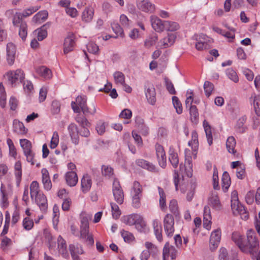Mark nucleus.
<instances>
[{
  "label": "nucleus",
  "mask_w": 260,
  "mask_h": 260,
  "mask_svg": "<svg viewBox=\"0 0 260 260\" xmlns=\"http://www.w3.org/2000/svg\"><path fill=\"white\" fill-rule=\"evenodd\" d=\"M232 239L240 250L245 254L254 255L259 249V241L255 232L252 229L247 231L245 239L238 233H233Z\"/></svg>",
  "instance_id": "nucleus-1"
},
{
  "label": "nucleus",
  "mask_w": 260,
  "mask_h": 260,
  "mask_svg": "<svg viewBox=\"0 0 260 260\" xmlns=\"http://www.w3.org/2000/svg\"><path fill=\"white\" fill-rule=\"evenodd\" d=\"M8 83L12 86H15L17 83L21 82L24 79L23 72L20 69L15 71H10L6 74Z\"/></svg>",
  "instance_id": "nucleus-2"
},
{
  "label": "nucleus",
  "mask_w": 260,
  "mask_h": 260,
  "mask_svg": "<svg viewBox=\"0 0 260 260\" xmlns=\"http://www.w3.org/2000/svg\"><path fill=\"white\" fill-rule=\"evenodd\" d=\"M185 164L183 165L182 164L180 165V173L185 174L187 177H191L192 173V158L189 155L190 151L188 149L185 150Z\"/></svg>",
  "instance_id": "nucleus-3"
},
{
  "label": "nucleus",
  "mask_w": 260,
  "mask_h": 260,
  "mask_svg": "<svg viewBox=\"0 0 260 260\" xmlns=\"http://www.w3.org/2000/svg\"><path fill=\"white\" fill-rule=\"evenodd\" d=\"M192 39L196 41L195 47L198 51H203L209 48L210 39L206 35L196 34Z\"/></svg>",
  "instance_id": "nucleus-4"
},
{
  "label": "nucleus",
  "mask_w": 260,
  "mask_h": 260,
  "mask_svg": "<svg viewBox=\"0 0 260 260\" xmlns=\"http://www.w3.org/2000/svg\"><path fill=\"white\" fill-rule=\"evenodd\" d=\"M165 232L168 237L172 236L174 231V219L171 214H167L164 218Z\"/></svg>",
  "instance_id": "nucleus-5"
},
{
  "label": "nucleus",
  "mask_w": 260,
  "mask_h": 260,
  "mask_svg": "<svg viewBox=\"0 0 260 260\" xmlns=\"http://www.w3.org/2000/svg\"><path fill=\"white\" fill-rule=\"evenodd\" d=\"M231 208L233 213L235 215H240L241 218L243 220H247L249 217L248 212L246 211L245 207L241 205L239 201L237 203H231Z\"/></svg>",
  "instance_id": "nucleus-6"
},
{
  "label": "nucleus",
  "mask_w": 260,
  "mask_h": 260,
  "mask_svg": "<svg viewBox=\"0 0 260 260\" xmlns=\"http://www.w3.org/2000/svg\"><path fill=\"white\" fill-rule=\"evenodd\" d=\"M138 8L146 13H152L155 11V6L149 0H137Z\"/></svg>",
  "instance_id": "nucleus-7"
},
{
  "label": "nucleus",
  "mask_w": 260,
  "mask_h": 260,
  "mask_svg": "<svg viewBox=\"0 0 260 260\" xmlns=\"http://www.w3.org/2000/svg\"><path fill=\"white\" fill-rule=\"evenodd\" d=\"M221 232L220 229H216L212 232L209 241L210 249L211 250H215L218 246L221 239Z\"/></svg>",
  "instance_id": "nucleus-8"
},
{
  "label": "nucleus",
  "mask_w": 260,
  "mask_h": 260,
  "mask_svg": "<svg viewBox=\"0 0 260 260\" xmlns=\"http://www.w3.org/2000/svg\"><path fill=\"white\" fill-rule=\"evenodd\" d=\"M87 97L86 95H82L78 96L76 101L71 102V107L75 113H79L80 109L82 110L86 105Z\"/></svg>",
  "instance_id": "nucleus-9"
},
{
  "label": "nucleus",
  "mask_w": 260,
  "mask_h": 260,
  "mask_svg": "<svg viewBox=\"0 0 260 260\" xmlns=\"http://www.w3.org/2000/svg\"><path fill=\"white\" fill-rule=\"evenodd\" d=\"M155 149L157 160L159 166L162 168L166 166V156L164 147L158 143L155 145Z\"/></svg>",
  "instance_id": "nucleus-10"
},
{
  "label": "nucleus",
  "mask_w": 260,
  "mask_h": 260,
  "mask_svg": "<svg viewBox=\"0 0 260 260\" xmlns=\"http://www.w3.org/2000/svg\"><path fill=\"white\" fill-rule=\"evenodd\" d=\"M178 253L177 250L169 243H166L163 248V258L164 260L167 259L170 256L172 259H175L177 256Z\"/></svg>",
  "instance_id": "nucleus-11"
},
{
  "label": "nucleus",
  "mask_w": 260,
  "mask_h": 260,
  "mask_svg": "<svg viewBox=\"0 0 260 260\" xmlns=\"http://www.w3.org/2000/svg\"><path fill=\"white\" fill-rule=\"evenodd\" d=\"M16 48L12 43H9L7 46V60L10 66L14 64L15 59Z\"/></svg>",
  "instance_id": "nucleus-12"
},
{
  "label": "nucleus",
  "mask_w": 260,
  "mask_h": 260,
  "mask_svg": "<svg viewBox=\"0 0 260 260\" xmlns=\"http://www.w3.org/2000/svg\"><path fill=\"white\" fill-rule=\"evenodd\" d=\"M150 21L152 28L157 32H161L165 30V21L156 16L150 17Z\"/></svg>",
  "instance_id": "nucleus-13"
},
{
  "label": "nucleus",
  "mask_w": 260,
  "mask_h": 260,
  "mask_svg": "<svg viewBox=\"0 0 260 260\" xmlns=\"http://www.w3.org/2000/svg\"><path fill=\"white\" fill-rule=\"evenodd\" d=\"M174 34H168L167 36L160 40L158 43V46L160 48H167L172 46L176 40Z\"/></svg>",
  "instance_id": "nucleus-14"
},
{
  "label": "nucleus",
  "mask_w": 260,
  "mask_h": 260,
  "mask_svg": "<svg viewBox=\"0 0 260 260\" xmlns=\"http://www.w3.org/2000/svg\"><path fill=\"white\" fill-rule=\"evenodd\" d=\"M75 45V37L73 35L68 36L65 39L63 44V52L68 54L74 50Z\"/></svg>",
  "instance_id": "nucleus-15"
},
{
  "label": "nucleus",
  "mask_w": 260,
  "mask_h": 260,
  "mask_svg": "<svg viewBox=\"0 0 260 260\" xmlns=\"http://www.w3.org/2000/svg\"><path fill=\"white\" fill-rule=\"evenodd\" d=\"M68 129L72 142L75 145L78 144L79 142L78 136L79 132L76 124L75 123H71L68 126Z\"/></svg>",
  "instance_id": "nucleus-16"
},
{
  "label": "nucleus",
  "mask_w": 260,
  "mask_h": 260,
  "mask_svg": "<svg viewBox=\"0 0 260 260\" xmlns=\"http://www.w3.org/2000/svg\"><path fill=\"white\" fill-rule=\"evenodd\" d=\"M35 202L42 211H46L48 208L47 200L46 196L41 193L34 197Z\"/></svg>",
  "instance_id": "nucleus-17"
},
{
  "label": "nucleus",
  "mask_w": 260,
  "mask_h": 260,
  "mask_svg": "<svg viewBox=\"0 0 260 260\" xmlns=\"http://www.w3.org/2000/svg\"><path fill=\"white\" fill-rule=\"evenodd\" d=\"M81 189L83 193L88 192L92 185L91 177L87 174H84L81 181Z\"/></svg>",
  "instance_id": "nucleus-18"
},
{
  "label": "nucleus",
  "mask_w": 260,
  "mask_h": 260,
  "mask_svg": "<svg viewBox=\"0 0 260 260\" xmlns=\"http://www.w3.org/2000/svg\"><path fill=\"white\" fill-rule=\"evenodd\" d=\"M13 132L19 135L23 136L27 133V129L23 123L18 119H14L13 122Z\"/></svg>",
  "instance_id": "nucleus-19"
},
{
  "label": "nucleus",
  "mask_w": 260,
  "mask_h": 260,
  "mask_svg": "<svg viewBox=\"0 0 260 260\" xmlns=\"http://www.w3.org/2000/svg\"><path fill=\"white\" fill-rule=\"evenodd\" d=\"M145 95L148 102L154 105L156 102L155 89L153 85H149L145 88Z\"/></svg>",
  "instance_id": "nucleus-20"
},
{
  "label": "nucleus",
  "mask_w": 260,
  "mask_h": 260,
  "mask_svg": "<svg viewBox=\"0 0 260 260\" xmlns=\"http://www.w3.org/2000/svg\"><path fill=\"white\" fill-rule=\"evenodd\" d=\"M136 164L138 166L149 171L152 172H155L157 171V169L154 165L144 159H137L136 160Z\"/></svg>",
  "instance_id": "nucleus-21"
},
{
  "label": "nucleus",
  "mask_w": 260,
  "mask_h": 260,
  "mask_svg": "<svg viewBox=\"0 0 260 260\" xmlns=\"http://www.w3.org/2000/svg\"><path fill=\"white\" fill-rule=\"evenodd\" d=\"M42 180L44 188L46 190H50L52 188V183L50 179L49 172L46 169L41 170Z\"/></svg>",
  "instance_id": "nucleus-22"
},
{
  "label": "nucleus",
  "mask_w": 260,
  "mask_h": 260,
  "mask_svg": "<svg viewBox=\"0 0 260 260\" xmlns=\"http://www.w3.org/2000/svg\"><path fill=\"white\" fill-rule=\"evenodd\" d=\"M249 100L250 103L253 105L255 114L257 116H260V95L253 93Z\"/></svg>",
  "instance_id": "nucleus-23"
},
{
  "label": "nucleus",
  "mask_w": 260,
  "mask_h": 260,
  "mask_svg": "<svg viewBox=\"0 0 260 260\" xmlns=\"http://www.w3.org/2000/svg\"><path fill=\"white\" fill-rule=\"evenodd\" d=\"M65 178L67 184L70 186H75L78 181V176L75 171H69L66 174Z\"/></svg>",
  "instance_id": "nucleus-24"
},
{
  "label": "nucleus",
  "mask_w": 260,
  "mask_h": 260,
  "mask_svg": "<svg viewBox=\"0 0 260 260\" xmlns=\"http://www.w3.org/2000/svg\"><path fill=\"white\" fill-rule=\"evenodd\" d=\"M36 73L45 80L50 79L52 77L51 71L45 66L37 68Z\"/></svg>",
  "instance_id": "nucleus-25"
},
{
  "label": "nucleus",
  "mask_w": 260,
  "mask_h": 260,
  "mask_svg": "<svg viewBox=\"0 0 260 260\" xmlns=\"http://www.w3.org/2000/svg\"><path fill=\"white\" fill-rule=\"evenodd\" d=\"M188 145L191 147V149L194 154L195 158L197 155V151L199 147L198 142V135L196 131H193L191 133V140L189 141Z\"/></svg>",
  "instance_id": "nucleus-26"
},
{
  "label": "nucleus",
  "mask_w": 260,
  "mask_h": 260,
  "mask_svg": "<svg viewBox=\"0 0 260 260\" xmlns=\"http://www.w3.org/2000/svg\"><path fill=\"white\" fill-rule=\"evenodd\" d=\"M141 215L138 214H132L124 216L121 220L123 223L129 226L134 225Z\"/></svg>",
  "instance_id": "nucleus-27"
},
{
  "label": "nucleus",
  "mask_w": 260,
  "mask_h": 260,
  "mask_svg": "<svg viewBox=\"0 0 260 260\" xmlns=\"http://www.w3.org/2000/svg\"><path fill=\"white\" fill-rule=\"evenodd\" d=\"M209 204L214 209L219 210L221 208V204L219 197L217 194L213 193L209 198Z\"/></svg>",
  "instance_id": "nucleus-28"
},
{
  "label": "nucleus",
  "mask_w": 260,
  "mask_h": 260,
  "mask_svg": "<svg viewBox=\"0 0 260 260\" xmlns=\"http://www.w3.org/2000/svg\"><path fill=\"white\" fill-rule=\"evenodd\" d=\"M58 242V248L60 254H61L63 257L67 258L69 256V254L67 250V244L66 241L59 236L57 238Z\"/></svg>",
  "instance_id": "nucleus-29"
},
{
  "label": "nucleus",
  "mask_w": 260,
  "mask_h": 260,
  "mask_svg": "<svg viewBox=\"0 0 260 260\" xmlns=\"http://www.w3.org/2000/svg\"><path fill=\"white\" fill-rule=\"evenodd\" d=\"M94 10L91 7H86L82 14V20L85 22H90L93 19Z\"/></svg>",
  "instance_id": "nucleus-30"
},
{
  "label": "nucleus",
  "mask_w": 260,
  "mask_h": 260,
  "mask_svg": "<svg viewBox=\"0 0 260 260\" xmlns=\"http://www.w3.org/2000/svg\"><path fill=\"white\" fill-rule=\"evenodd\" d=\"M152 225L156 238L158 241L161 242L162 240V236L161 224L157 219H155L153 220Z\"/></svg>",
  "instance_id": "nucleus-31"
},
{
  "label": "nucleus",
  "mask_w": 260,
  "mask_h": 260,
  "mask_svg": "<svg viewBox=\"0 0 260 260\" xmlns=\"http://www.w3.org/2000/svg\"><path fill=\"white\" fill-rule=\"evenodd\" d=\"M158 191L159 196V205L160 208L162 211H165L167 209L166 193L164 189L159 186L158 187Z\"/></svg>",
  "instance_id": "nucleus-32"
},
{
  "label": "nucleus",
  "mask_w": 260,
  "mask_h": 260,
  "mask_svg": "<svg viewBox=\"0 0 260 260\" xmlns=\"http://www.w3.org/2000/svg\"><path fill=\"white\" fill-rule=\"evenodd\" d=\"M134 225H135L136 229L140 232L146 233L148 231V227L146 222L141 215Z\"/></svg>",
  "instance_id": "nucleus-33"
},
{
  "label": "nucleus",
  "mask_w": 260,
  "mask_h": 260,
  "mask_svg": "<svg viewBox=\"0 0 260 260\" xmlns=\"http://www.w3.org/2000/svg\"><path fill=\"white\" fill-rule=\"evenodd\" d=\"M221 182L222 189L224 192H226L228 190L231 183L230 175L227 172H224L223 173Z\"/></svg>",
  "instance_id": "nucleus-34"
},
{
  "label": "nucleus",
  "mask_w": 260,
  "mask_h": 260,
  "mask_svg": "<svg viewBox=\"0 0 260 260\" xmlns=\"http://www.w3.org/2000/svg\"><path fill=\"white\" fill-rule=\"evenodd\" d=\"M48 15L47 11H40L33 17L32 21L35 23H42L47 19Z\"/></svg>",
  "instance_id": "nucleus-35"
},
{
  "label": "nucleus",
  "mask_w": 260,
  "mask_h": 260,
  "mask_svg": "<svg viewBox=\"0 0 260 260\" xmlns=\"http://www.w3.org/2000/svg\"><path fill=\"white\" fill-rule=\"evenodd\" d=\"M169 159L174 168H176L179 164L178 154L173 149L170 148L169 152Z\"/></svg>",
  "instance_id": "nucleus-36"
},
{
  "label": "nucleus",
  "mask_w": 260,
  "mask_h": 260,
  "mask_svg": "<svg viewBox=\"0 0 260 260\" xmlns=\"http://www.w3.org/2000/svg\"><path fill=\"white\" fill-rule=\"evenodd\" d=\"M236 145V142L234 137L233 136L229 137L226 142V147L229 153L233 154H235L236 152V151L235 149Z\"/></svg>",
  "instance_id": "nucleus-37"
},
{
  "label": "nucleus",
  "mask_w": 260,
  "mask_h": 260,
  "mask_svg": "<svg viewBox=\"0 0 260 260\" xmlns=\"http://www.w3.org/2000/svg\"><path fill=\"white\" fill-rule=\"evenodd\" d=\"M143 187L140 182L135 181L131 190V196H142Z\"/></svg>",
  "instance_id": "nucleus-38"
},
{
  "label": "nucleus",
  "mask_w": 260,
  "mask_h": 260,
  "mask_svg": "<svg viewBox=\"0 0 260 260\" xmlns=\"http://www.w3.org/2000/svg\"><path fill=\"white\" fill-rule=\"evenodd\" d=\"M18 27H19L18 35L21 40L25 41L27 36L28 31V25L26 22H22L21 24H20Z\"/></svg>",
  "instance_id": "nucleus-39"
},
{
  "label": "nucleus",
  "mask_w": 260,
  "mask_h": 260,
  "mask_svg": "<svg viewBox=\"0 0 260 260\" xmlns=\"http://www.w3.org/2000/svg\"><path fill=\"white\" fill-rule=\"evenodd\" d=\"M30 197L32 200L42 192L40 191L39 185L37 181H32L30 185Z\"/></svg>",
  "instance_id": "nucleus-40"
},
{
  "label": "nucleus",
  "mask_w": 260,
  "mask_h": 260,
  "mask_svg": "<svg viewBox=\"0 0 260 260\" xmlns=\"http://www.w3.org/2000/svg\"><path fill=\"white\" fill-rule=\"evenodd\" d=\"M22 226L24 230L29 231L34 226V221L29 217H26L23 219Z\"/></svg>",
  "instance_id": "nucleus-41"
},
{
  "label": "nucleus",
  "mask_w": 260,
  "mask_h": 260,
  "mask_svg": "<svg viewBox=\"0 0 260 260\" xmlns=\"http://www.w3.org/2000/svg\"><path fill=\"white\" fill-rule=\"evenodd\" d=\"M246 121V116H244L240 118L235 126L236 131L239 133H243L245 131L244 124Z\"/></svg>",
  "instance_id": "nucleus-42"
},
{
  "label": "nucleus",
  "mask_w": 260,
  "mask_h": 260,
  "mask_svg": "<svg viewBox=\"0 0 260 260\" xmlns=\"http://www.w3.org/2000/svg\"><path fill=\"white\" fill-rule=\"evenodd\" d=\"M169 208L170 211L173 214L175 217H178L180 215V212L178 209V203L176 200H172L169 203Z\"/></svg>",
  "instance_id": "nucleus-43"
},
{
  "label": "nucleus",
  "mask_w": 260,
  "mask_h": 260,
  "mask_svg": "<svg viewBox=\"0 0 260 260\" xmlns=\"http://www.w3.org/2000/svg\"><path fill=\"white\" fill-rule=\"evenodd\" d=\"M20 144L23 149V153L32 151V144L30 141L23 139L20 140Z\"/></svg>",
  "instance_id": "nucleus-44"
},
{
  "label": "nucleus",
  "mask_w": 260,
  "mask_h": 260,
  "mask_svg": "<svg viewBox=\"0 0 260 260\" xmlns=\"http://www.w3.org/2000/svg\"><path fill=\"white\" fill-rule=\"evenodd\" d=\"M203 126L206 133V138L209 145L212 144V135L211 129L208 122L206 120L203 121Z\"/></svg>",
  "instance_id": "nucleus-45"
},
{
  "label": "nucleus",
  "mask_w": 260,
  "mask_h": 260,
  "mask_svg": "<svg viewBox=\"0 0 260 260\" xmlns=\"http://www.w3.org/2000/svg\"><path fill=\"white\" fill-rule=\"evenodd\" d=\"M115 83L118 85H123L125 82L124 75L121 72L116 71L113 74Z\"/></svg>",
  "instance_id": "nucleus-46"
},
{
  "label": "nucleus",
  "mask_w": 260,
  "mask_h": 260,
  "mask_svg": "<svg viewBox=\"0 0 260 260\" xmlns=\"http://www.w3.org/2000/svg\"><path fill=\"white\" fill-rule=\"evenodd\" d=\"M189 113L190 120L192 122L197 123L199 119V112L196 106L190 107Z\"/></svg>",
  "instance_id": "nucleus-47"
},
{
  "label": "nucleus",
  "mask_w": 260,
  "mask_h": 260,
  "mask_svg": "<svg viewBox=\"0 0 260 260\" xmlns=\"http://www.w3.org/2000/svg\"><path fill=\"white\" fill-rule=\"evenodd\" d=\"M34 33L37 35V39L39 41L43 40L47 36V31L44 26L35 30Z\"/></svg>",
  "instance_id": "nucleus-48"
},
{
  "label": "nucleus",
  "mask_w": 260,
  "mask_h": 260,
  "mask_svg": "<svg viewBox=\"0 0 260 260\" xmlns=\"http://www.w3.org/2000/svg\"><path fill=\"white\" fill-rule=\"evenodd\" d=\"M158 40V36L156 34L149 36L145 41V46L150 47L154 45Z\"/></svg>",
  "instance_id": "nucleus-49"
},
{
  "label": "nucleus",
  "mask_w": 260,
  "mask_h": 260,
  "mask_svg": "<svg viewBox=\"0 0 260 260\" xmlns=\"http://www.w3.org/2000/svg\"><path fill=\"white\" fill-rule=\"evenodd\" d=\"M120 233L121 237L125 242L129 243L134 241L135 237L131 232L122 230Z\"/></svg>",
  "instance_id": "nucleus-50"
},
{
  "label": "nucleus",
  "mask_w": 260,
  "mask_h": 260,
  "mask_svg": "<svg viewBox=\"0 0 260 260\" xmlns=\"http://www.w3.org/2000/svg\"><path fill=\"white\" fill-rule=\"evenodd\" d=\"M179 28V25L177 22L165 21V29L173 31L178 30Z\"/></svg>",
  "instance_id": "nucleus-51"
},
{
  "label": "nucleus",
  "mask_w": 260,
  "mask_h": 260,
  "mask_svg": "<svg viewBox=\"0 0 260 260\" xmlns=\"http://www.w3.org/2000/svg\"><path fill=\"white\" fill-rule=\"evenodd\" d=\"M6 93L5 89L2 83H0V105L5 108L6 105Z\"/></svg>",
  "instance_id": "nucleus-52"
},
{
  "label": "nucleus",
  "mask_w": 260,
  "mask_h": 260,
  "mask_svg": "<svg viewBox=\"0 0 260 260\" xmlns=\"http://www.w3.org/2000/svg\"><path fill=\"white\" fill-rule=\"evenodd\" d=\"M23 16L21 13L16 12L13 16L12 20L13 25L14 26H18L21 24L22 22H26L22 19Z\"/></svg>",
  "instance_id": "nucleus-53"
},
{
  "label": "nucleus",
  "mask_w": 260,
  "mask_h": 260,
  "mask_svg": "<svg viewBox=\"0 0 260 260\" xmlns=\"http://www.w3.org/2000/svg\"><path fill=\"white\" fill-rule=\"evenodd\" d=\"M15 175L17 182L19 183L22 177L21 164L19 161H17L15 164Z\"/></svg>",
  "instance_id": "nucleus-54"
},
{
  "label": "nucleus",
  "mask_w": 260,
  "mask_h": 260,
  "mask_svg": "<svg viewBox=\"0 0 260 260\" xmlns=\"http://www.w3.org/2000/svg\"><path fill=\"white\" fill-rule=\"evenodd\" d=\"M69 250L71 253V254H82L84 253V250L82 247L79 245H74L71 244L69 246Z\"/></svg>",
  "instance_id": "nucleus-55"
},
{
  "label": "nucleus",
  "mask_w": 260,
  "mask_h": 260,
  "mask_svg": "<svg viewBox=\"0 0 260 260\" xmlns=\"http://www.w3.org/2000/svg\"><path fill=\"white\" fill-rule=\"evenodd\" d=\"M226 75L228 77L234 82L237 83L239 81V78L237 74V73L232 68H229L226 71Z\"/></svg>",
  "instance_id": "nucleus-56"
},
{
  "label": "nucleus",
  "mask_w": 260,
  "mask_h": 260,
  "mask_svg": "<svg viewBox=\"0 0 260 260\" xmlns=\"http://www.w3.org/2000/svg\"><path fill=\"white\" fill-rule=\"evenodd\" d=\"M218 171L216 167H214L213 169V174L212 176V181H213V188L215 190H219L220 187L219 186L218 182Z\"/></svg>",
  "instance_id": "nucleus-57"
},
{
  "label": "nucleus",
  "mask_w": 260,
  "mask_h": 260,
  "mask_svg": "<svg viewBox=\"0 0 260 260\" xmlns=\"http://www.w3.org/2000/svg\"><path fill=\"white\" fill-rule=\"evenodd\" d=\"M172 102L176 112L178 114H181L182 112V104L179 100V99L175 96L172 97Z\"/></svg>",
  "instance_id": "nucleus-58"
},
{
  "label": "nucleus",
  "mask_w": 260,
  "mask_h": 260,
  "mask_svg": "<svg viewBox=\"0 0 260 260\" xmlns=\"http://www.w3.org/2000/svg\"><path fill=\"white\" fill-rule=\"evenodd\" d=\"M83 113L85 115H93L96 112V107L94 104H92L90 107L87 105L81 110Z\"/></svg>",
  "instance_id": "nucleus-59"
},
{
  "label": "nucleus",
  "mask_w": 260,
  "mask_h": 260,
  "mask_svg": "<svg viewBox=\"0 0 260 260\" xmlns=\"http://www.w3.org/2000/svg\"><path fill=\"white\" fill-rule=\"evenodd\" d=\"M12 244L13 242L11 239L5 237L1 241V245L4 250H7L12 245Z\"/></svg>",
  "instance_id": "nucleus-60"
},
{
  "label": "nucleus",
  "mask_w": 260,
  "mask_h": 260,
  "mask_svg": "<svg viewBox=\"0 0 260 260\" xmlns=\"http://www.w3.org/2000/svg\"><path fill=\"white\" fill-rule=\"evenodd\" d=\"M111 207L113 217L116 219L119 218L121 215V211L118 206L115 203H111Z\"/></svg>",
  "instance_id": "nucleus-61"
},
{
  "label": "nucleus",
  "mask_w": 260,
  "mask_h": 260,
  "mask_svg": "<svg viewBox=\"0 0 260 260\" xmlns=\"http://www.w3.org/2000/svg\"><path fill=\"white\" fill-rule=\"evenodd\" d=\"M102 172L104 176L108 177H110L114 174L113 168L107 165L102 166Z\"/></svg>",
  "instance_id": "nucleus-62"
},
{
  "label": "nucleus",
  "mask_w": 260,
  "mask_h": 260,
  "mask_svg": "<svg viewBox=\"0 0 260 260\" xmlns=\"http://www.w3.org/2000/svg\"><path fill=\"white\" fill-rule=\"evenodd\" d=\"M59 143V135L57 132L53 133L52 138L50 142V147L51 149L55 148Z\"/></svg>",
  "instance_id": "nucleus-63"
},
{
  "label": "nucleus",
  "mask_w": 260,
  "mask_h": 260,
  "mask_svg": "<svg viewBox=\"0 0 260 260\" xmlns=\"http://www.w3.org/2000/svg\"><path fill=\"white\" fill-rule=\"evenodd\" d=\"M205 94L209 97L212 93L214 89V85L209 81H205L204 85Z\"/></svg>",
  "instance_id": "nucleus-64"
}]
</instances>
